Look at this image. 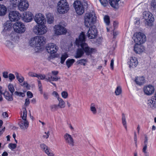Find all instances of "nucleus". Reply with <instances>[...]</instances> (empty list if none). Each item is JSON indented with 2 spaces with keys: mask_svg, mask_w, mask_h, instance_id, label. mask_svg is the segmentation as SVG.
<instances>
[{
  "mask_svg": "<svg viewBox=\"0 0 156 156\" xmlns=\"http://www.w3.org/2000/svg\"><path fill=\"white\" fill-rule=\"evenodd\" d=\"M85 41V35L82 32L79 35L78 38H77L75 41L76 45L78 47L76 54L74 56L76 58H81L84 53L87 55H89L94 51V49L89 47Z\"/></svg>",
  "mask_w": 156,
  "mask_h": 156,
  "instance_id": "1",
  "label": "nucleus"
},
{
  "mask_svg": "<svg viewBox=\"0 0 156 156\" xmlns=\"http://www.w3.org/2000/svg\"><path fill=\"white\" fill-rule=\"evenodd\" d=\"M45 39L43 36H37L30 39L29 44L32 47H40L45 44Z\"/></svg>",
  "mask_w": 156,
  "mask_h": 156,
  "instance_id": "2",
  "label": "nucleus"
},
{
  "mask_svg": "<svg viewBox=\"0 0 156 156\" xmlns=\"http://www.w3.org/2000/svg\"><path fill=\"white\" fill-rule=\"evenodd\" d=\"M96 16L94 12L87 13L85 17V25L86 27H89L91 25H94L96 21Z\"/></svg>",
  "mask_w": 156,
  "mask_h": 156,
  "instance_id": "3",
  "label": "nucleus"
},
{
  "mask_svg": "<svg viewBox=\"0 0 156 156\" xmlns=\"http://www.w3.org/2000/svg\"><path fill=\"white\" fill-rule=\"evenodd\" d=\"M58 5L57 10L59 13H65L69 10V6L66 0H60Z\"/></svg>",
  "mask_w": 156,
  "mask_h": 156,
  "instance_id": "4",
  "label": "nucleus"
},
{
  "mask_svg": "<svg viewBox=\"0 0 156 156\" xmlns=\"http://www.w3.org/2000/svg\"><path fill=\"white\" fill-rule=\"evenodd\" d=\"M143 17L145 19V26H151L154 21V18L152 14L150 12L145 11L143 13Z\"/></svg>",
  "mask_w": 156,
  "mask_h": 156,
  "instance_id": "5",
  "label": "nucleus"
},
{
  "mask_svg": "<svg viewBox=\"0 0 156 156\" xmlns=\"http://www.w3.org/2000/svg\"><path fill=\"white\" fill-rule=\"evenodd\" d=\"M47 27L44 24L37 25L34 26L33 31L36 34L43 35L45 34L47 31Z\"/></svg>",
  "mask_w": 156,
  "mask_h": 156,
  "instance_id": "6",
  "label": "nucleus"
},
{
  "mask_svg": "<svg viewBox=\"0 0 156 156\" xmlns=\"http://www.w3.org/2000/svg\"><path fill=\"white\" fill-rule=\"evenodd\" d=\"M73 5L76 12L78 15H81L83 13L84 7L80 2L78 1H75L73 3Z\"/></svg>",
  "mask_w": 156,
  "mask_h": 156,
  "instance_id": "7",
  "label": "nucleus"
},
{
  "mask_svg": "<svg viewBox=\"0 0 156 156\" xmlns=\"http://www.w3.org/2000/svg\"><path fill=\"white\" fill-rule=\"evenodd\" d=\"M13 28L15 31L19 33H23L26 30L24 25L20 22H16L13 25Z\"/></svg>",
  "mask_w": 156,
  "mask_h": 156,
  "instance_id": "8",
  "label": "nucleus"
},
{
  "mask_svg": "<svg viewBox=\"0 0 156 156\" xmlns=\"http://www.w3.org/2000/svg\"><path fill=\"white\" fill-rule=\"evenodd\" d=\"M146 38L145 34L141 32L136 33V38L134 40L136 44H143L146 41Z\"/></svg>",
  "mask_w": 156,
  "mask_h": 156,
  "instance_id": "9",
  "label": "nucleus"
},
{
  "mask_svg": "<svg viewBox=\"0 0 156 156\" xmlns=\"http://www.w3.org/2000/svg\"><path fill=\"white\" fill-rule=\"evenodd\" d=\"M89 27L87 33L88 37L90 39L95 38L97 34V30L95 27L94 25H91Z\"/></svg>",
  "mask_w": 156,
  "mask_h": 156,
  "instance_id": "10",
  "label": "nucleus"
},
{
  "mask_svg": "<svg viewBox=\"0 0 156 156\" xmlns=\"http://www.w3.org/2000/svg\"><path fill=\"white\" fill-rule=\"evenodd\" d=\"M20 14L16 11L10 12L9 15V19L11 22L17 21L20 19Z\"/></svg>",
  "mask_w": 156,
  "mask_h": 156,
  "instance_id": "11",
  "label": "nucleus"
},
{
  "mask_svg": "<svg viewBox=\"0 0 156 156\" xmlns=\"http://www.w3.org/2000/svg\"><path fill=\"white\" fill-rule=\"evenodd\" d=\"M54 29L55 34L57 35L65 34L67 32L66 29L60 25H55L54 27Z\"/></svg>",
  "mask_w": 156,
  "mask_h": 156,
  "instance_id": "12",
  "label": "nucleus"
},
{
  "mask_svg": "<svg viewBox=\"0 0 156 156\" xmlns=\"http://www.w3.org/2000/svg\"><path fill=\"white\" fill-rule=\"evenodd\" d=\"M46 48L48 53L52 54L56 53L58 48L54 44L50 43L46 46Z\"/></svg>",
  "mask_w": 156,
  "mask_h": 156,
  "instance_id": "13",
  "label": "nucleus"
},
{
  "mask_svg": "<svg viewBox=\"0 0 156 156\" xmlns=\"http://www.w3.org/2000/svg\"><path fill=\"white\" fill-rule=\"evenodd\" d=\"M34 19L35 21L39 25L44 24L46 23L44 16L41 13L36 14L34 17Z\"/></svg>",
  "mask_w": 156,
  "mask_h": 156,
  "instance_id": "14",
  "label": "nucleus"
},
{
  "mask_svg": "<svg viewBox=\"0 0 156 156\" xmlns=\"http://www.w3.org/2000/svg\"><path fill=\"white\" fill-rule=\"evenodd\" d=\"M63 137L66 144L72 146L74 145V140L71 135L66 133L64 134Z\"/></svg>",
  "mask_w": 156,
  "mask_h": 156,
  "instance_id": "15",
  "label": "nucleus"
},
{
  "mask_svg": "<svg viewBox=\"0 0 156 156\" xmlns=\"http://www.w3.org/2000/svg\"><path fill=\"white\" fill-rule=\"evenodd\" d=\"M147 107L150 109H153L156 108V99L153 97L151 99L148 100L147 101Z\"/></svg>",
  "mask_w": 156,
  "mask_h": 156,
  "instance_id": "16",
  "label": "nucleus"
},
{
  "mask_svg": "<svg viewBox=\"0 0 156 156\" xmlns=\"http://www.w3.org/2000/svg\"><path fill=\"white\" fill-rule=\"evenodd\" d=\"M29 4L27 1H23L20 2L18 6L19 9L21 11L26 10L28 8Z\"/></svg>",
  "mask_w": 156,
  "mask_h": 156,
  "instance_id": "17",
  "label": "nucleus"
},
{
  "mask_svg": "<svg viewBox=\"0 0 156 156\" xmlns=\"http://www.w3.org/2000/svg\"><path fill=\"white\" fill-rule=\"evenodd\" d=\"M18 124L20 129L23 130L27 129L29 126V122L27 120L19 119Z\"/></svg>",
  "mask_w": 156,
  "mask_h": 156,
  "instance_id": "18",
  "label": "nucleus"
},
{
  "mask_svg": "<svg viewBox=\"0 0 156 156\" xmlns=\"http://www.w3.org/2000/svg\"><path fill=\"white\" fill-rule=\"evenodd\" d=\"M145 94L147 95L152 94L154 92V88L151 85H148L144 87L143 89Z\"/></svg>",
  "mask_w": 156,
  "mask_h": 156,
  "instance_id": "19",
  "label": "nucleus"
},
{
  "mask_svg": "<svg viewBox=\"0 0 156 156\" xmlns=\"http://www.w3.org/2000/svg\"><path fill=\"white\" fill-rule=\"evenodd\" d=\"M33 14L30 12H26L23 14V20L26 22H29L32 21Z\"/></svg>",
  "mask_w": 156,
  "mask_h": 156,
  "instance_id": "20",
  "label": "nucleus"
},
{
  "mask_svg": "<svg viewBox=\"0 0 156 156\" xmlns=\"http://www.w3.org/2000/svg\"><path fill=\"white\" fill-rule=\"evenodd\" d=\"M138 64L137 58L135 57H131L129 64L130 68L136 67Z\"/></svg>",
  "mask_w": 156,
  "mask_h": 156,
  "instance_id": "21",
  "label": "nucleus"
},
{
  "mask_svg": "<svg viewBox=\"0 0 156 156\" xmlns=\"http://www.w3.org/2000/svg\"><path fill=\"white\" fill-rule=\"evenodd\" d=\"M29 76L33 77H36L37 78L39 79H41V80H43L45 79L46 80V75L45 76L44 75H42L41 74H37L34 73H33L32 72H30L28 73V74Z\"/></svg>",
  "mask_w": 156,
  "mask_h": 156,
  "instance_id": "22",
  "label": "nucleus"
},
{
  "mask_svg": "<svg viewBox=\"0 0 156 156\" xmlns=\"http://www.w3.org/2000/svg\"><path fill=\"white\" fill-rule=\"evenodd\" d=\"M17 43L15 38L11 39L10 40H7L5 43L7 47L10 49L12 48L15 44Z\"/></svg>",
  "mask_w": 156,
  "mask_h": 156,
  "instance_id": "23",
  "label": "nucleus"
},
{
  "mask_svg": "<svg viewBox=\"0 0 156 156\" xmlns=\"http://www.w3.org/2000/svg\"><path fill=\"white\" fill-rule=\"evenodd\" d=\"M59 79H60V78H58L57 76H51L50 73H48L46 74V81H58Z\"/></svg>",
  "mask_w": 156,
  "mask_h": 156,
  "instance_id": "24",
  "label": "nucleus"
},
{
  "mask_svg": "<svg viewBox=\"0 0 156 156\" xmlns=\"http://www.w3.org/2000/svg\"><path fill=\"white\" fill-rule=\"evenodd\" d=\"M140 44H136L134 46V51L136 53L140 54L144 51L143 47L140 45Z\"/></svg>",
  "mask_w": 156,
  "mask_h": 156,
  "instance_id": "25",
  "label": "nucleus"
},
{
  "mask_svg": "<svg viewBox=\"0 0 156 156\" xmlns=\"http://www.w3.org/2000/svg\"><path fill=\"white\" fill-rule=\"evenodd\" d=\"M134 81L137 84L139 85L143 84L145 82L144 78L143 76L136 77Z\"/></svg>",
  "mask_w": 156,
  "mask_h": 156,
  "instance_id": "26",
  "label": "nucleus"
},
{
  "mask_svg": "<svg viewBox=\"0 0 156 156\" xmlns=\"http://www.w3.org/2000/svg\"><path fill=\"white\" fill-rule=\"evenodd\" d=\"M12 23L10 21H7L4 24V30H9L12 28Z\"/></svg>",
  "mask_w": 156,
  "mask_h": 156,
  "instance_id": "27",
  "label": "nucleus"
},
{
  "mask_svg": "<svg viewBox=\"0 0 156 156\" xmlns=\"http://www.w3.org/2000/svg\"><path fill=\"white\" fill-rule=\"evenodd\" d=\"M2 94L4 95L5 98L8 101H12L13 100V98L12 96L13 95L12 94H10L8 91H5Z\"/></svg>",
  "mask_w": 156,
  "mask_h": 156,
  "instance_id": "28",
  "label": "nucleus"
},
{
  "mask_svg": "<svg viewBox=\"0 0 156 156\" xmlns=\"http://www.w3.org/2000/svg\"><path fill=\"white\" fill-rule=\"evenodd\" d=\"M7 10V8L4 5H0V16H3L5 15Z\"/></svg>",
  "mask_w": 156,
  "mask_h": 156,
  "instance_id": "29",
  "label": "nucleus"
},
{
  "mask_svg": "<svg viewBox=\"0 0 156 156\" xmlns=\"http://www.w3.org/2000/svg\"><path fill=\"white\" fill-rule=\"evenodd\" d=\"M118 2L117 0H109V2L111 6L114 8H116L118 6Z\"/></svg>",
  "mask_w": 156,
  "mask_h": 156,
  "instance_id": "30",
  "label": "nucleus"
},
{
  "mask_svg": "<svg viewBox=\"0 0 156 156\" xmlns=\"http://www.w3.org/2000/svg\"><path fill=\"white\" fill-rule=\"evenodd\" d=\"M57 99L59 101L58 106L60 108H64L65 107V104L63 100L61 98L59 97H58Z\"/></svg>",
  "mask_w": 156,
  "mask_h": 156,
  "instance_id": "31",
  "label": "nucleus"
},
{
  "mask_svg": "<svg viewBox=\"0 0 156 156\" xmlns=\"http://www.w3.org/2000/svg\"><path fill=\"white\" fill-rule=\"evenodd\" d=\"M75 60L73 59L69 58L66 61V65L68 68L71 67L75 62Z\"/></svg>",
  "mask_w": 156,
  "mask_h": 156,
  "instance_id": "32",
  "label": "nucleus"
},
{
  "mask_svg": "<svg viewBox=\"0 0 156 156\" xmlns=\"http://www.w3.org/2000/svg\"><path fill=\"white\" fill-rule=\"evenodd\" d=\"M47 22L49 24L52 23L54 21V17L51 14L49 13L46 15Z\"/></svg>",
  "mask_w": 156,
  "mask_h": 156,
  "instance_id": "33",
  "label": "nucleus"
},
{
  "mask_svg": "<svg viewBox=\"0 0 156 156\" xmlns=\"http://www.w3.org/2000/svg\"><path fill=\"white\" fill-rule=\"evenodd\" d=\"M122 123L126 130H127L126 122V118L124 114L122 113Z\"/></svg>",
  "mask_w": 156,
  "mask_h": 156,
  "instance_id": "34",
  "label": "nucleus"
},
{
  "mask_svg": "<svg viewBox=\"0 0 156 156\" xmlns=\"http://www.w3.org/2000/svg\"><path fill=\"white\" fill-rule=\"evenodd\" d=\"M41 148L46 153H48V151H49V149L48 146H47L44 144H42L40 145Z\"/></svg>",
  "mask_w": 156,
  "mask_h": 156,
  "instance_id": "35",
  "label": "nucleus"
},
{
  "mask_svg": "<svg viewBox=\"0 0 156 156\" xmlns=\"http://www.w3.org/2000/svg\"><path fill=\"white\" fill-rule=\"evenodd\" d=\"M151 8L154 11L156 12V0H152L151 3Z\"/></svg>",
  "mask_w": 156,
  "mask_h": 156,
  "instance_id": "36",
  "label": "nucleus"
},
{
  "mask_svg": "<svg viewBox=\"0 0 156 156\" xmlns=\"http://www.w3.org/2000/svg\"><path fill=\"white\" fill-rule=\"evenodd\" d=\"M68 57V55L65 53L62 55L61 57V61L60 62L62 64H63L66 59Z\"/></svg>",
  "mask_w": 156,
  "mask_h": 156,
  "instance_id": "37",
  "label": "nucleus"
},
{
  "mask_svg": "<svg viewBox=\"0 0 156 156\" xmlns=\"http://www.w3.org/2000/svg\"><path fill=\"white\" fill-rule=\"evenodd\" d=\"M23 114H21V116L22 118V119L27 120V111L26 108H23Z\"/></svg>",
  "mask_w": 156,
  "mask_h": 156,
  "instance_id": "38",
  "label": "nucleus"
},
{
  "mask_svg": "<svg viewBox=\"0 0 156 156\" xmlns=\"http://www.w3.org/2000/svg\"><path fill=\"white\" fill-rule=\"evenodd\" d=\"M90 110L94 114H95L96 113L97 110L95 108V105L94 103H92L91 104L90 107Z\"/></svg>",
  "mask_w": 156,
  "mask_h": 156,
  "instance_id": "39",
  "label": "nucleus"
},
{
  "mask_svg": "<svg viewBox=\"0 0 156 156\" xmlns=\"http://www.w3.org/2000/svg\"><path fill=\"white\" fill-rule=\"evenodd\" d=\"M87 60L86 59H82L78 60L77 62L78 64H80L81 65L85 66L86 65V63L87 62Z\"/></svg>",
  "mask_w": 156,
  "mask_h": 156,
  "instance_id": "40",
  "label": "nucleus"
},
{
  "mask_svg": "<svg viewBox=\"0 0 156 156\" xmlns=\"http://www.w3.org/2000/svg\"><path fill=\"white\" fill-rule=\"evenodd\" d=\"M17 79L20 83H22L24 80V78L22 76H20L18 73H16L15 74Z\"/></svg>",
  "mask_w": 156,
  "mask_h": 156,
  "instance_id": "41",
  "label": "nucleus"
},
{
  "mask_svg": "<svg viewBox=\"0 0 156 156\" xmlns=\"http://www.w3.org/2000/svg\"><path fill=\"white\" fill-rule=\"evenodd\" d=\"M19 2V0H10V4L13 8L16 7L17 6L18 3Z\"/></svg>",
  "mask_w": 156,
  "mask_h": 156,
  "instance_id": "42",
  "label": "nucleus"
},
{
  "mask_svg": "<svg viewBox=\"0 0 156 156\" xmlns=\"http://www.w3.org/2000/svg\"><path fill=\"white\" fill-rule=\"evenodd\" d=\"M122 89L120 86H118L117 87L115 93L116 95H119L122 93Z\"/></svg>",
  "mask_w": 156,
  "mask_h": 156,
  "instance_id": "43",
  "label": "nucleus"
},
{
  "mask_svg": "<svg viewBox=\"0 0 156 156\" xmlns=\"http://www.w3.org/2000/svg\"><path fill=\"white\" fill-rule=\"evenodd\" d=\"M58 106L56 105H52L50 106V108L52 112H55L57 111L58 108Z\"/></svg>",
  "mask_w": 156,
  "mask_h": 156,
  "instance_id": "44",
  "label": "nucleus"
},
{
  "mask_svg": "<svg viewBox=\"0 0 156 156\" xmlns=\"http://www.w3.org/2000/svg\"><path fill=\"white\" fill-rule=\"evenodd\" d=\"M8 88L12 94L13 95V92L15 91V89L13 85L12 84H9L8 86Z\"/></svg>",
  "mask_w": 156,
  "mask_h": 156,
  "instance_id": "45",
  "label": "nucleus"
},
{
  "mask_svg": "<svg viewBox=\"0 0 156 156\" xmlns=\"http://www.w3.org/2000/svg\"><path fill=\"white\" fill-rule=\"evenodd\" d=\"M104 20L106 25H109L110 23V18L109 16L106 15L104 17Z\"/></svg>",
  "mask_w": 156,
  "mask_h": 156,
  "instance_id": "46",
  "label": "nucleus"
},
{
  "mask_svg": "<svg viewBox=\"0 0 156 156\" xmlns=\"http://www.w3.org/2000/svg\"><path fill=\"white\" fill-rule=\"evenodd\" d=\"M101 4L104 6H106L108 5V0H99Z\"/></svg>",
  "mask_w": 156,
  "mask_h": 156,
  "instance_id": "47",
  "label": "nucleus"
},
{
  "mask_svg": "<svg viewBox=\"0 0 156 156\" xmlns=\"http://www.w3.org/2000/svg\"><path fill=\"white\" fill-rule=\"evenodd\" d=\"M16 144L10 143L9 144V147L12 150L16 147Z\"/></svg>",
  "mask_w": 156,
  "mask_h": 156,
  "instance_id": "48",
  "label": "nucleus"
},
{
  "mask_svg": "<svg viewBox=\"0 0 156 156\" xmlns=\"http://www.w3.org/2000/svg\"><path fill=\"white\" fill-rule=\"evenodd\" d=\"M14 94L20 97L21 96L22 97H23L25 96V94L24 93L18 91L15 92Z\"/></svg>",
  "mask_w": 156,
  "mask_h": 156,
  "instance_id": "49",
  "label": "nucleus"
},
{
  "mask_svg": "<svg viewBox=\"0 0 156 156\" xmlns=\"http://www.w3.org/2000/svg\"><path fill=\"white\" fill-rule=\"evenodd\" d=\"M62 97L64 98H67L68 96V94L67 92L65 91H63L61 94Z\"/></svg>",
  "mask_w": 156,
  "mask_h": 156,
  "instance_id": "50",
  "label": "nucleus"
},
{
  "mask_svg": "<svg viewBox=\"0 0 156 156\" xmlns=\"http://www.w3.org/2000/svg\"><path fill=\"white\" fill-rule=\"evenodd\" d=\"M9 77L10 81H12V80L15 78V76L12 73H9Z\"/></svg>",
  "mask_w": 156,
  "mask_h": 156,
  "instance_id": "51",
  "label": "nucleus"
},
{
  "mask_svg": "<svg viewBox=\"0 0 156 156\" xmlns=\"http://www.w3.org/2000/svg\"><path fill=\"white\" fill-rule=\"evenodd\" d=\"M38 86L39 87V90L40 91L41 93H42V86L41 82L40 80H38Z\"/></svg>",
  "mask_w": 156,
  "mask_h": 156,
  "instance_id": "52",
  "label": "nucleus"
},
{
  "mask_svg": "<svg viewBox=\"0 0 156 156\" xmlns=\"http://www.w3.org/2000/svg\"><path fill=\"white\" fill-rule=\"evenodd\" d=\"M45 135H44L43 136V137L44 138H46V139H48L49 136L50 135V133L48 131L47 133H46V132H45L44 133Z\"/></svg>",
  "mask_w": 156,
  "mask_h": 156,
  "instance_id": "53",
  "label": "nucleus"
},
{
  "mask_svg": "<svg viewBox=\"0 0 156 156\" xmlns=\"http://www.w3.org/2000/svg\"><path fill=\"white\" fill-rule=\"evenodd\" d=\"M30 103L29 99L28 98H26L25 100V101L24 104V105L26 106H28L29 105Z\"/></svg>",
  "mask_w": 156,
  "mask_h": 156,
  "instance_id": "54",
  "label": "nucleus"
},
{
  "mask_svg": "<svg viewBox=\"0 0 156 156\" xmlns=\"http://www.w3.org/2000/svg\"><path fill=\"white\" fill-rule=\"evenodd\" d=\"M147 145H144L142 149V151L145 154H147L146 151L147 149Z\"/></svg>",
  "mask_w": 156,
  "mask_h": 156,
  "instance_id": "55",
  "label": "nucleus"
},
{
  "mask_svg": "<svg viewBox=\"0 0 156 156\" xmlns=\"http://www.w3.org/2000/svg\"><path fill=\"white\" fill-rule=\"evenodd\" d=\"M3 76L5 78H6L8 77V73L6 72H3L2 73Z\"/></svg>",
  "mask_w": 156,
  "mask_h": 156,
  "instance_id": "56",
  "label": "nucleus"
},
{
  "mask_svg": "<svg viewBox=\"0 0 156 156\" xmlns=\"http://www.w3.org/2000/svg\"><path fill=\"white\" fill-rule=\"evenodd\" d=\"M27 95L29 98H32L33 97V94L30 91H28L27 92Z\"/></svg>",
  "mask_w": 156,
  "mask_h": 156,
  "instance_id": "57",
  "label": "nucleus"
},
{
  "mask_svg": "<svg viewBox=\"0 0 156 156\" xmlns=\"http://www.w3.org/2000/svg\"><path fill=\"white\" fill-rule=\"evenodd\" d=\"M114 60L113 59L111 60L110 63V67L113 70V66H114Z\"/></svg>",
  "mask_w": 156,
  "mask_h": 156,
  "instance_id": "58",
  "label": "nucleus"
},
{
  "mask_svg": "<svg viewBox=\"0 0 156 156\" xmlns=\"http://www.w3.org/2000/svg\"><path fill=\"white\" fill-rule=\"evenodd\" d=\"M2 115L4 118H8V115L6 112H4L2 113Z\"/></svg>",
  "mask_w": 156,
  "mask_h": 156,
  "instance_id": "59",
  "label": "nucleus"
},
{
  "mask_svg": "<svg viewBox=\"0 0 156 156\" xmlns=\"http://www.w3.org/2000/svg\"><path fill=\"white\" fill-rule=\"evenodd\" d=\"M58 72L57 71H52V73L53 76H57L58 74Z\"/></svg>",
  "mask_w": 156,
  "mask_h": 156,
  "instance_id": "60",
  "label": "nucleus"
},
{
  "mask_svg": "<svg viewBox=\"0 0 156 156\" xmlns=\"http://www.w3.org/2000/svg\"><path fill=\"white\" fill-rule=\"evenodd\" d=\"M52 94L57 97L58 96V93L56 92L55 91L53 92Z\"/></svg>",
  "mask_w": 156,
  "mask_h": 156,
  "instance_id": "61",
  "label": "nucleus"
},
{
  "mask_svg": "<svg viewBox=\"0 0 156 156\" xmlns=\"http://www.w3.org/2000/svg\"><path fill=\"white\" fill-rule=\"evenodd\" d=\"M5 128L4 127L2 129H0V136H1L4 131Z\"/></svg>",
  "mask_w": 156,
  "mask_h": 156,
  "instance_id": "62",
  "label": "nucleus"
},
{
  "mask_svg": "<svg viewBox=\"0 0 156 156\" xmlns=\"http://www.w3.org/2000/svg\"><path fill=\"white\" fill-rule=\"evenodd\" d=\"M23 85L25 86L27 88L29 87V85L27 82H24L23 83Z\"/></svg>",
  "mask_w": 156,
  "mask_h": 156,
  "instance_id": "63",
  "label": "nucleus"
},
{
  "mask_svg": "<svg viewBox=\"0 0 156 156\" xmlns=\"http://www.w3.org/2000/svg\"><path fill=\"white\" fill-rule=\"evenodd\" d=\"M46 154L48 155V156H54V154L52 153H50L49 151H48V153H47Z\"/></svg>",
  "mask_w": 156,
  "mask_h": 156,
  "instance_id": "64",
  "label": "nucleus"
}]
</instances>
